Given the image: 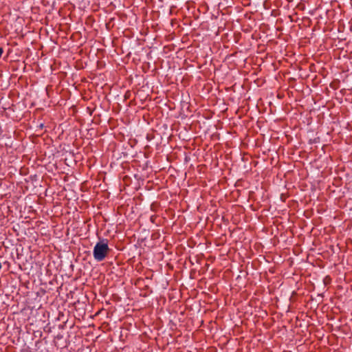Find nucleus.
Instances as JSON below:
<instances>
[{"label":"nucleus","mask_w":352,"mask_h":352,"mask_svg":"<svg viewBox=\"0 0 352 352\" xmlns=\"http://www.w3.org/2000/svg\"><path fill=\"white\" fill-rule=\"evenodd\" d=\"M109 252L110 249L107 241L106 240H102L100 241L95 245L93 250V256L96 261L100 262L107 257Z\"/></svg>","instance_id":"f257e3e1"}]
</instances>
